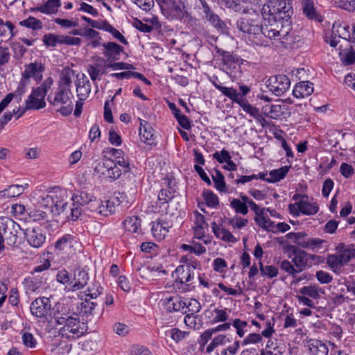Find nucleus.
<instances>
[{"instance_id":"f257e3e1","label":"nucleus","mask_w":355,"mask_h":355,"mask_svg":"<svg viewBox=\"0 0 355 355\" xmlns=\"http://www.w3.org/2000/svg\"><path fill=\"white\" fill-rule=\"evenodd\" d=\"M263 18L261 37L279 40L282 44L288 36L293 8L286 0L269 1L260 9Z\"/></svg>"},{"instance_id":"f03ea898","label":"nucleus","mask_w":355,"mask_h":355,"mask_svg":"<svg viewBox=\"0 0 355 355\" xmlns=\"http://www.w3.org/2000/svg\"><path fill=\"white\" fill-rule=\"evenodd\" d=\"M53 320L58 325H62L59 329V335L67 339L79 338L84 334V329L80 327L79 317L69 309L62 308L54 313Z\"/></svg>"},{"instance_id":"7ed1b4c3","label":"nucleus","mask_w":355,"mask_h":355,"mask_svg":"<svg viewBox=\"0 0 355 355\" xmlns=\"http://www.w3.org/2000/svg\"><path fill=\"white\" fill-rule=\"evenodd\" d=\"M239 31L245 34L249 40L259 46H266V41L261 37V24L259 17L245 16L240 17L236 23Z\"/></svg>"},{"instance_id":"20e7f679","label":"nucleus","mask_w":355,"mask_h":355,"mask_svg":"<svg viewBox=\"0 0 355 355\" xmlns=\"http://www.w3.org/2000/svg\"><path fill=\"white\" fill-rule=\"evenodd\" d=\"M53 83V78L49 77L40 86L33 88L31 94L25 101L26 106L23 108L19 116H22L28 110H39L44 107L46 106L44 98Z\"/></svg>"},{"instance_id":"39448f33","label":"nucleus","mask_w":355,"mask_h":355,"mask_svg":"<svg viewBox=\"0 0 355 355\" xmlns=\"http://www.w3.org/2000/svg\"><path fill=\"white\" fill-rule=\"evenodd\" d=\"M73 94L71 89H65L58 87L55 90L48 96V101L53 106H60L58 111L63 116L71 114L73 111L72 98Z\"/></svg>"},{"instance_id":"423d86ee","label":"nucleus","mask_w":355,"mask_h":355,"mask_svg":"<svg viewBox=\"0 0 355 355\" xmlns=\"http://www.w3.org/2000/svg\"><path fill=\"white\" fill-rule=\"evenodd\" d=\"M159 6L162 13L168 19H182L184 12L180 2L176 0H155Z\"/></svg>"},{"instance_id":"0eeeda50","label":"nucleus","mask_w":355,"mask_h":355,"mask_svg":"<svg viewBox=\"0 0 355 355\" xmlns=\"http://www.w3.org/2000/svg\"><path fill=\"white\" fill-rule=\"evenodd\" d=\"M350 38L351 32L349 26L336 21L332 26L331 34L329 37L327 38L326 42L331 46L336 47L341 42V44H345V40L349 42Z\"/></svg>"},{"instance_id":"6e6552de","label":"nucleus","mask_w":355,"mask_h":355,"mask_svg":"<svg viewBox=\"0 0 355 355\" xmlns=\"http://www.w3.org/2000/svg\"><path fill=\"white\" fill-rule=\"evenodd\" d=\"M53 198L51 214L53 216H58L66 211L70 195L67 189L55 187L53 188Z\"/></svg>"},{"instance_id":"1a4fd4ad","label":"nucleus","mask_w":355,"mask_h":355,"mask_svg":"<svg viewBox=\"0 0 355 355\" xmlns=\"http://www.w3.org/2000/svg\"><path fill=\"white\" fill-rule=\"evenodd\" d=\"M266 85L275 95L279 96L289 89L291 81L287 76L279 74L270 76L266 81Z\"/></svg>"},{"instance_id":"9d476101","label":"nucleus","mask_w":355,"mask_h":355,"mask_svg":"<svg viewBox=\"0 0 355 355\" xmlns=\"http://www.w3.org/2000/svg\"><path fill=\"white\" fill-rule=\"evenodd\" d=\"M24 235L28 244L35 248L42 247L46 241V236L42 229L38 226L27 228Z\"/></svg>"},{"instance_id":"9b49d317","label":"nucleus","mask_w":355,"mask_h":355,"mask_svg":"<svg viewBox=\"0 0 355 355\" xmlns=\"http://www.w3.org/2000/svg\"><path fill=\"white\" fill-rule=\"evenodd\" d=\"M293 198L295 200H298V202L289 205L288 209L291 214L293 215H299L300 213L306 215L311 214V204L309 202L308 196L295 194Z\"/></svg>"},{"instance_id":"f8f14e48","label":"nucleus","mask_w":355,"mask_h":355,"mask_svg":"<svg viewBox=\"0 0 355 355\" xmlns=\"http://www.w3.org/2000/svg\"><path fill=\"white\" fill-rule=\"evenodd\" d=\"M51 306L49 298L40 297L32 302L30 309L33 315L37 318H44L46 315Z\"/></svg>"},{"instance_id":"ddd939ff","label":"nucleus","mask_w":355,"mask_h":355,"mask_svg":"<svg viewBox=\"0 0 355 355\" xmlns=\"http://www.w3.org/2000/svg\"><path fill=\"white\" fill-rule=\"evenodd\" d=\"M161 302L166 311L168 313L180 311L186 306V302L179 295L166 297Z\"/></svg>"},{"instance_id":"4468645a","label":"nucleus","mask_w":355,"mask_h":355,"mask_svg":"<svg viewBox=\"0 0 355 355\" xmlns=\"http://www.w3.org/2000/svg\"><path fill=\"white\" fill-rule=\"evenodd\" d=\"M45 67L41 62H31L26 66V69L22 73V78L28 80L33 78L36 81H40L42 78V73Z\"/></svg>"},{"instance_id":"2eb2a0df","label":"nucleus","mask_w":355,"mask_h":355,"mask_svg":"<svg viewBox=\"0 0 355 355\" xmlns=\"http://www.w3.org/2000/svg\"><path fill=\"white\" fill-rule=\"evenodd\" d=\"M172 226L171 222L158 218L151 223L152 234L155 238L162 240L166 236Z\"/></svg>"},{"instance_id":"dca6fc26","label":"nucleus","mask_w":355,"mask_h":355,"mask_svg":"<svg viewBox=\"0 0 355 355\" xmlns=\"http://www.w3.org/2000/svg\"><path fill=\"white\" fill-rule=\"evenodd\" d=\"M104 51L103 54L109 62H115L120 59V55L123 51V47L114 42H109L103 44Z\"/></svg>"},{"instance_id":"f3484780","label":"nucleus","mask_w":355,"mask_h":355,"mask_svg":"<svg viewBox=\"0 0 355 355\" xmlns=\"http://www.w3.org/2000/svg\"><path fill=\"white\" fill-rule=\"evenodd\" d=\"M339 57L341 62L345 65L355 63V51L350 42L345 40V44H340L339 46Z\"/></svg>"},{"instance_id":"a211bd4d","label":"nucleus","mask_w":355,"mask_h":355,"mask_svg":"<svg viewBox=\"0 0 355 355\" xmlns=\"http://www.w3.org/2000/svg\"><path fill=\"white\" fill-rule=\"evenodd\" d=\"M222 61L223 70L230 76H233V73H234V76H236V73L239 71V58L236 55L230 53L222 59Z\"/></svg>"},{"instance_id":"6ab92c4d","label":"nucleus","mask_w":355,"mask_h":355,"mask_svg":"<svg viewBox=\"0 0 355 355\" xmlns=\"http://www.w3.org/2000/svg\"><path fill=\"white\" fill-rule=\"evenodd\" d=\"M88 280L89 276L85 270H76L71 279L73 283L71 286V290L74 291L82 289L87 285Z\"/></svg>"},{"instance_id":"aec40b11","label":"nucleus","mask_w":355,"mask_h":355,"mask_svg":"<svg viewBox=\"0 0 355 355\" xmlns=\"http://www.w3.org/2000/svg\"><path fill=\"white\" fill-rule=\"evenodd\" d=\"M285 105L280 104H267L262 107L263 114L272 119L279 118L284 113Z\"/></svg>"},{"instance_id":"412c9836","label":"nucleus","mask_w":355,"mask_h":355,"mask_svg":"<svg viewBox=\"0 0 355 355\" xmlns=\"http://www.w3.org/2000/svg\"><path fill=\"white\" fill-rule=\"evenodd\" d=\"M35 195L37 196V202L40 207H44L51 214V209L53 208V189L47 193H36Z\"/></svg>"},{"instance_id":"4be33fe9","label":"nucleus","mask_w":355,"mask_h":355,"mask_svg":"<svg viewBox=\"0 0 355 355\" xmlns=\"http://www.w3.org/2000/svg\"><path fill=\"white\" fill-rule=\"evenodd\" d=\"M140 121L139 135L141 139L148 144H151L154 140L153 129L147 121L139 119Z\"/></svg>"},{"instance_id":"5701e85b","label":"nucleus","mask_w":355,"mask_h":355,"mask_svg":"<svg viewBox=\"0 0 355 355\" xmlns=\"http://www.w3.org/2000/svg\"><path fill=\"white\" fill-rule=\"evenodd\" d=\"M212 230L214 235L217 238L224 241L232 243L236 242V239L231 234L230 231L225 228L220 227L215 222H213L212 223Z\"/></svg>"},{"instance_id":"b1692460","label":"nucleus","mask_w":355,"mask_h":355,"mask_svg":"<svg viewBox=\"0 0 355 355\" xmlns=\"http://www.w3.org/2000/svg\"><path fill=\"white\" fill-rule=\"evenodd\" d=\"M293 94L296 98H305L311 95L309 82L302 81L297 83L293 90Z\"/></svg>"},{"instance_id":"393cba45","label":"nucleus","mask_w":355,"mask_h":355,"mask_svg":"<svg viewBox=\"0 0 355 355\" xmlns=\"http://www.w3.org/2000/svg\"><path fill=\"white\" fill-rule=\"evenodd\" d=\"M306 236L307 235L302 232L296 233L290 232L287 234L286 237L288 239L291 240L298 245L303 248H306L311 241L309 238H306Z\"/></svg>"},{"instance_id":"a878e982","label":"nucleus","mask_w":355,"mask_h":355,"mask_svg":"<svg viewBox=\"0 0 355 355\" xmlns=\"http://www.w3.org/2000/svg\"><path fill=\"white\" fill-rule=\"evenodd\" d=\"M215 174H211V178L214 187L217 191L223 193H227L228 189L225 182V178L223 173L218 169H214Z\"/></svg>"},{"instance_id":"bb28decb","label":"nucleus","mask_w":355,"mask_h":355,"mask_svg":"<svg viewBox=\"0 0 355 355\" xmlns=\"http://www.w3.org/2000/svg\"><path fill=\"white\" fill-rule=\"evenodd\" d=\"M94 196L85 191H79L78 193H75L70 197V199L73 202V204H77L83 207H87V205L92 201Z\"/></svg>"},{"instance_id":"cd10ccee","label":"nucleus","mask_w":355,"mask_h":355,"mask_svg":"<svg viewBox=\"0 0 355 355\" xmlns=\"http://www.w3.org/2000/svg\"><path fill=\"white\" fill-rule=\"evenodd\" d=\"M91 92V85L89 80H83L76 85V92L81 101H85Z\"/></svg>"},{"instance_id":"c85d7f7f","label":"nucleus","mask_w":355,"mask_h":355,"mask_svg":"<svg viewBox=\"0 0 355 355\" xmlns=\"http://www.w3.org/2000/svg\"><path fill=\"white\" fill-rule=\"evenodd\" d=\"M238 104L245 112L255 119L259 120L261 118L259 109L250 104L246 98H243Z\"/></svg>"},{"instance_id":"c756f323","label":"nucleus","mask_w":355,"mask_h":355,"mask_svg":"<svg viewBox=\"0 0 355 355\" xmlns=\"http://www.w3.org/2000/svg\"><path fill=\"white\" fill-rule=\"evenodd\" d=\"M175 272L181 275V277H178L180 284L189 282L194 278V274L189 270V266H179L176 268Z\"/></svg>"},{"instance_id":"7c9ffc66","label":"nucleus","mask_w":355,"mask_h":355,"mask_svg":"<svg viewBox=\"0 0 355 355\" xmlns=\"http://www.w3.org/2000/svg\"><path fill=\"white\" fill-rule=\"evenodd\" d=\"M24 187L20 184H13L8 189L0 191V198H14L23 193Z\"/></svg>"},{"instance_id":"2f4dec72","label":"nucleus","mask_w":355,"mask_h":355,"mask_svg":"<svg viewBox=\"0 0 355 355\" xmlns=\"http://www.w3.org/2000/svg\"><path fill=\"white\" fill-rule=\"evenodd\" d=\"M60 6V0H48L44 5L38 7L37 9L44 14H52L56 12L58 8Z\"/></svg>"},{"instance_id":"473e14b6","label":"nucleus","mask_w":355,"mask_h":355,"mask_svg":"<svg viewBox=\"0 0 355 355\" xmlns=\"http://www.w3.org/2000/svg\"><path fill=\"white\" fill-rule=\"evenodd\" d=\"M73 73L69 69H64L62 71L60 76V80L58 83V87H63L65 89H70L72 83V77Z\"/></svg>"},{"instance_id":"72a5a7b5","label":"nucleus","mask_w":355,"mask_h":355,"mask_svg":"<svg viewBox=\"0 0 355 355\" xmlns=\"http://www.w3.org/2000/svg\"><path fill=\"white\" fill-rule=\"evenodd\" d=\"M289 171V167L287 166H284L278 169L272 170L270 172V177L268 179H266V182L272 183L278 182L286 176Z\"/></svg>"},{"instance_id":"f704fd0d","label":"nucleus","mask_w":355,"mask_h":355,"mask_svg":"<svg viewBox=\"0 0 355 355\" xmlns=\"http://www.w3.org/2000/svg\"><path fill=\"white\" fill-rule=\"evenodd\" d=\"M123 225L126 231L135 233L141 226V220L136 216L128 217L124 220Z\"/></svg>"},{"instance_id":"c9c22d12","label":"nucleus","mask_w":355,"mask_h":355,"mask_svg":"<svg viewBox=\"0 0 355 355\" xmlns=\"http://www.w3.org/2000/svg\"><path fill=\"white\" fill-rule=\"evenodd\" d=\"M219 91L224 96H227L237 104L243 98L241 96V94H239L234 87H227L223 86L222 87L219 88Z\"/></svg>"},{"instance_id":"e433bc0d","label":"nucleus","mask_w":355,"mask_h":355,"mask_svg":"<svg viewBox=\"0 0 355 355\" xmlns=\"http://www.w3.org/2000/svg\"><path fill=\"white\" fill-rule=\"evenodd\" d=\"M293 261L300 272L302 270L303 267L307 265L308 254L303 250H299L295 253Z\"/></svg>"},{"instance_id":"4c0bfd02","label":"nucleus","mask_w":355,"mask_h":355,"mask_svg":"<svg viewBox=\"0 0 355 355\" xmlns=\"http://www.w3.org/2000/svg\"><path fill=\"white\" fill-rule=\"evenodd\" d=\"M254 220L257 224L263 229L275 233L276 225H275L274 222L270 218L265 217L263 214L261 215L259 217H255Z\"/></svg>"},{"instance_id":"58836bf2","label":"nucleus","mask_w":355,"mask_h":355,"mask_svg":"<svg viewBox=\"0 0 355 355\" xmlns=\"http://www.w3.org/2000/svg\"><path fill=\"white\" fill-rule=\"evenodd\" d=\"M206 19L213 25L216 28L220 31L221 32H224L226 28L225 23L220 19L218 15L215 14L214 12L209 15L205 17Z\"/></svg>"},{"instance_id":"ea45409f","label":"nucleus","mask_w":355,"mask_h":355,"mask_svg":"<svg viewBox=\"0 0 355 355\" xmlns=\"http://www.w3.org/2000/svg\"><path fill=\"white\" fill-rule=\"evenodd\" d=\"M107 166H110V168L112 167L111 159H105L101 162H98L94 168V172L99 176L105 178V173H107L109 169Z\"/></svg>"},{"instance_id":"a19ab883","label":"nucleus","mask_w":355,"mask_h":355,"mask_svg":"<svg viewBox=\"0 0 355 355\" xmlns=\"http://www.w3.org/2000/svg\"><path fill=\"white\" fill-rule=\"evenodd\" d=\"M19 24L22 26L32 28L33 30H38L42 28V21L32 16H30L25 20L21 21Z\"/></svg>"},{"instance_id":"79ce46f5","label":"nucleus","mask_w":355,"mask_h":355,"mask_svg":"<svg viewBox=\"0 0 355 355\" xmlns=\"http://www.w3.org/2000/svg\"><path fill=\"white\" fill-rule=\"evenodd\" d=\"M202 196L208 207L214 208L219 205L218 198L216 194L214 193L212 191H204Z\"/></svg>"},{"instance_id":"37998d69","label":"nucleus","mask_w":355,"mask_h":355,"mask_svg":"<svg viewBox=\"0 0 355 355\" xmlns=\"http://www.w3.org/2000/svg\"><path fill=\"white\" fill-rule=\"evenodd\" d=\"M114 204L110 200L104 202L101 200V205L98 209V215L108 216L114 211Z\"/></svg>"},{"instance_id":"c03bdc74","label":"nucleus","mask_w":355,"mask_h":355,"mask_svg":"<svg viewBox=\"0 0 355 355\" xmlns=\"http://www.w3.org/2000/svg\"><path fill=\"white\" fill-rule=\"evenodd\" d=\"M328 349L320 340H312V355H327Z\"/></svg>"},{"instance_id":"a18cd8bd","label":"nucleus","mask_w":355,"mask_h":355,"mask_svg":"<svg viewBox=\"0 0 355 355\" xmlns=\"http://www.w3.org/2000/svg\"><path fill=\"white\" fill-rule=\"evenodd\" d=\"M230 206L232 209H234L236 214L246 215L248 212V208L247 205L241 202L240 199L234 198L230 202Z\"/></svg>"},{"instance_id":"49530a36","label":"nucleus","mask_w":355,"mask_h":355,"mask_svg":"<svg viewBox=\"0 0 355 355\" xmlns=\"http://www.w3.org/2000/svg\"><path fill=\"white\" fill-rule=\"evenodd\" d=\"M260 272L263 276H267L269 278H273L278 274V269L274 266H263L260 261Z\"/></svg>"},{"instance_id":"de8ad7c7","label":"nucleus","mask_w":355,"mask_h":355,"mask_svg":"<svg viewBox=\"0 0 355 355\" xmlns=\"http://www.w3.org/2000/svg\"><path fill=\"white\" fill-rule=\"evenodd\" d=\"M227 340H227L226 336L223 335V334L218 335V336L215 337L212 340L211 343L207 346V347L206 349V352L207 353H211V352L214 351V349L216 347H217L219 345H224Z\"/></svg>"},{"instance_id":"09e8293b","label":"nucleus","mask_w":355,"mask_h":355,"mask_svg":"<svg viewBox=\"0 0 355 355\" xmlns=\"http://www.w3.org/2000/svg\"><path fill=\"white\" fill-rule=\"evenodd\" d=\"M73 239V236L71 235L65 234L56 241L55 247L56 249L62 250L64 248L71 245Z\"/></svg>"},{"instance_id":"8fccbe9b","label":"nucleus","mask_w":355,"mask_h":355,"mask_svg":"<svg viewBox=\"0 0 355 355\" xmlns=\"http://www.w3.org/2000/svg\"><path fill=\"white\" fill-rule=\"evenodd\" d=\"M173 198L172 192L167 189H161L158 194L157 205L159 207L168 204Z\"/></svg>"},{"instance_id":"3c124183","label":"nucleus","mask_w":355,"mask_h":355,"mask_svg":"<svg viewBox=\"0 0 355 355\" xmlns=\"http://www.w3.org/2000/svg\"><path fill=\"white\" fill-rule=\"evenodd\" d=\"M122 174V170L120 169L115 164L114 161L112 159V167H109L108 171L105 173V178H109L113 180L118 179Z\"/></svg>"},{"instance_id":"603ef678","label":"nucleus","mask_w":355,"mask_h":355,"mask_svg":"<svg viewBox=\"0 0 355 355\" xmlns=\"http://www.w3.org/2000/svg\"><path fill=\"white\" fill-rule=\"evenodd\" d=\"M81 39L69 35H60V44L68 46H79L81 43Z\"/></svg>"},{"instance_id":"864d4df0","label":"nucleus","mask_w":355,"mask_h":355,"mask_svg":"<svg viewBox=\"0 0 355 355\" xmlns=\"http://www.w3.org/2000/svg\"><path fill=\"white\" fill-rule=\"evenodd\" d=\"M42 41L46 46L55 47L60 44V35L48 33L43 36Z\"/></svg>"},{"instance_id":"5fc2aeb1","label":"nucleus","mask_w":355,"mask_h":355,"mask_svg":"<svg viewBox=\"0 0 355 355\" xmlns=\"http://www.w3.org/2000/svg\"><path fill=\"white\" fill-rule=\"evenodd\" d=\"M198 315L196 314H186L184 317V323L187 326L193 328L194 329H199L201 327V324L197 322Z\"/></svg>"},{"instance_id":"6e6d98bb","label":"nucleus","mask_w":355,"mask_h":355,"mask_svg":"<svg viewBox=\"0 0 355 355\" xmlns=\"http://www.w3.org/2000/svg\"><path fill=\"white\" fill-rule=\"evenodd\" d=\"M189 314H196L200 312L201 310V305L198 300L196 299H190L188 302H186V306Z\"/></svg>"},{"instance_id":"4d7b16f0","label":"nucleus","mask_w":355,"mask_h":355,"mask_svg":"<svg viewBox=\"0 0 355 355\" xmlns=\"http://www.w3.org/2000/svg\"><path fill=\"white\" fill-rule=\"evenodd\" d=\"M56 279L58 282L62 284H68L71 286V284L73 283V282H71L72 277L69 276L68 271L65 269H62L58 272Z\"/></svg>"},{"instance_id":"13d9d810","label":"nucleus","mask_w":355,"mask_h":355,"mask_svg":"<svg viewBox=\"0 0 355 355\" xmlns=\"http://www.w3.org/2000/svg\"><path fill=\"white\" fill-rule=\"evenodd\" d=\"M336 256L338 257V258L339 259L340 266H342V267H343L344 265H345L348 262H349V261L352 258V254L349 250L344 249V250H340L336 254Z\"/></svg>"},{"instance_id":"bf43d9fd","label":"nucleus","mask_w":355,"mask_h":355,"mask_svg":"<svg viewBox=\"0 0 355 355\" xmlns=\"http://www.w3.org/2000/svg\"><path fill=\"white\" fill-rule=\"evenodd\" d=\"M219 3L235 12L241 10L242 6L240 0H219Z\"/></svg>"},{"instance_id":"052dcab7","label":"nucleus","mask_w":355,"mask_h":355,"mask_svg":"<svg viewBox=\"0 0 355 355\" xmlns=\"http://www.w3.org/2000/svg\"><path fill=\"white\" fill-rule=\"evenodd\" d=\"M23 344L28 347L34 348L37 345V341L33 335L29 332H24L22 335Z\"/></svg>"},{"instance_id":"680f3d73","label":"nucleus","mask_w":355,"mask_h":355,"mask_svg":"<svg viewBox=\"0 0 355 355\" xmlns=\"http://www.w3.org/2000/svg\"><path fill=\"white\" fill-rule=\"evenodd\" d=\"M213 157L219 163L226 162L232 158L230 153L225 149H223L220 152H216L213 154Z\"/></svg>"},{"instance_id":"e2e57ef3","label":"nucleus","mask_w":355,"mask_h":355,"mask_svg":"<svg viewBox=\"0 0 355 355\" xmlns=\"http://www.w3.org/2000/svg\"><path fill=\"white\" fill-rule=\"evenodd\" d=\"M10 53L8 47L0 46V67L8 63L10 59Z\"/></svg>"},{"instance_id":"0e129e2a","label":"nucleus","mask_w":355,"mask_h":355,"mask_svg":"<svg viewBox=\"0 0 355 355\" xmlns=\"http://www.w3.org/2000/svg\"><path fill=\"white\" fill-rule=\"evenodd\" d=\"M262 336L259 334H250L245 339L241 342L242 345L248 344H255L261 342Z\"/></svg>"},{"instance_id":"69168bd1","label":"nucleus","mask_w":355,"mask_h":355,"mask_svg":"<svg viewBox=\"0 0 355 355\" xmlns=\"http://www.w3.org/2000/svg\"><path fill=\"white\" fill-rule=\"evenodd\" d=\"M107 67H110L113 70H121V69H131L134 67L131 64L120 62H108L106 65Z\"/></svg>"},{"instance_id":"338daca9","label":"nucleus","mask_w":355,"mask_h":355,"mask_svg":"<svg viewBox=\"0 0 355 355\" xmlns=\"http://www.w3.org/2000/svg\"><path fill=\"white\" fill-rule=\"evenodd\" d=\"M214 333L212 329H209L205 331L200 336L198 339V343L200 347H204L207 343L209 340L211 338L212 334Z\"/></svg>"},{"instance_id":"774afa93","label":"nucleus","mask_w":355,"mask_h":355,"mask_svg":"<svg viewBox=\"0 0 355 355\" xmlns=\"http://www.w3.org/2000/svg\"><path fill=\"white\" fill-rule=\"evenodd\" d=\"M213 311L216 314L214 319L212 321L213 323L225 322L228 319V315L225 310L215 309Z\"/></svg>"}]
</instances>
